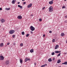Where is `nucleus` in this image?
<instances>
[{"label":"nucleus","mask_w":67,"mask_h":67,"mask_svg":"<svg viewBox=\"0 0 67 67\" xmlns=\"http://www.w3.org/2000/svg\"><path fill=\"white\" fill-rule=\"evenodd\" d=\"M54 52L55 53H57V54H58V53H60V52H61V51H55Z\"/></svg>","instance_id":"nucleus-12"},{"label":"nucleus","mask_w":67,"mask_h":67,"mask_svg":"<svg viewBox=\"0 0 67 67\" xmlns=\"http://www.w3.org/2000/svg\"><path fill=\"white\" fill-rule=\"evenodd\" d=\"M55 41V40L54 39H53V40L52 42H54Z\"/></svg>","instance_id":"nucleus-29"},{"label":"nucleus","mask_w":67,"mask_h":67,"mask_svg":"<svg viewBox=\"0 0 67 67\" xmlns=\"http://www.w3.org/2000/svg\"><path fill=\"white\" fill-rule=\"evenodd\" d=\"M53 0H52L51 1H50L49 3V4H53Z\"/></svg>","instance_id":"nucleus-9"},{"label":"nucleus","mask_w":67,"mask_h":67,"mask_svg":"<svg viewBox=\"0 0 67 67\" xmlns=\"http://www.w3.org/2000/svg\"><path fill=\"white\" fill-rule=\"evenodd\" d=\"M27 58H26L25 62H26L27 61Z\"/></svg>","instance_id":"nucleus-24"},{"label":"nucleus","mask_w":67,"mask_h":67,"mask_svg":"<svg viewBox=\"0 0 67 67\" xmlns=\"http://www.w3.org/2000/svg\"><path fill=\"white\" fill-rule=\"evenodd\" d=\"M48 61L49 62H52V59L51 58H49L48 60Z\"/></svg>","instance_id":"nucleus-19"},{"label":"nucleus","mask_w":67,"mask_h":67,"mask_svg":"<svg viewBox=\"0 0 67 67\" xmlns=\"http://www.w3.org/2000/svg\"><path fill=\"white\" fill-rule=\"evenodd\" d=\"M9 61L8 60H7L5 62V64L6 65H8V64H9Z\"/></svg>","instance_id":"nucleus-6"},{"label":"nucleus","mask_w":67,"mask_h":67,"mask_svg":"<svg viewBox=\"0 0 67 67\" xmlns=\"http://www.w3.org/2000/svg\"><path fill=\"white\" fill-rule=\"evenodd\" d=\"M5 20L3 19L1 20V22L2 23H3V22H5Z\"/></svg>","instance_id":"nucleus-8"},{"label":"nucleus","mask_w":67,"mask_h":67,"mask_svg":"<svg viewBox=\"0 0 67 67\" xmlns=\"http://www.w3.org/2000/svg\"><path fill=\"white\" fill-rule=\"evenodd\" d=\"M9 44H10V43H9V42H8V43H7V45H9Z\"/></svg>","instance_id":"nucleus-32"},{"label":"nucleus","mask_w":67,"mask_h":67,"mask_svg":"<svg viewBox=\"0 0 67 67\" xmlns=\"http://www.w3.org/2000/svg\"><path fill=\"white\" fill-rule=\"evenodd\" d=\"M66 8V7H65V6H63L62 7V9H64V8Z\"/></svg>","instance_id":"nucleus-31"},{"label":"nucleus","mask_w":67,"mask_h":67,"mask_svg":"<svg viewBox=\"0 0 67 67\" xmlns=\"http://www.w3.org/2000/svg\"><path fill=\"white\" fill-rule=\"evenodd\" d=\"M15 31L14 30H11L9 32V33L11 34H12L13 33H14Z\"/></svg>","instance_id":"nucleus-3"},{"label":"nucleus","mask_w":67,"mask_h":67,"mask_svg":"<svg viewBox=\"0 0 67 67\" xmlns=\"http://www.w3.org/2000/svg\"><path fill=\"white\" fill-rule=\"evenodd\" d=\"M60 54H61V53H60L59 54H58V56H60Z\"/></svg>","instance_id":"nucleus-27"},{"label":"nucleus","mask_w":67,"mask_h":67,"mask_svg":"<svg viewBox=\"0 0 67 67\" xmlns=\"http://www.w3.org/2000/svg\"><path fill=\"white\" fill-rule=\"evenodd\" d=\"M45 9V7H43V8L42 9V10H44V9Z\"/></svg>","instance_id":"nucleus-33"},{"label":"nucleus","mask_w":67,"mask_h":67,"mask_svg":"<svg viewBox=\"0 0 67 67\" xmlns=\"http://www.w3.org/2000/svg\"><path fill=\"white\" fill-rule=\"evenodd\" d=\"M25 1V0H22V1Z\"/></svg>","instance_id":"nucleus-50"},{"label":"nucleus","mask_w":67,"mask_h":67,"mask_svg":"<svg viewBox=\"0 0 67 67\" xmlns=\"http://www.w3.org/2000/svg\"><path fill=\"white\" fill-rule=\"evenodd\" d=\"M18 4H20V2H18Z\"/></svg>","instance_id":"nucleus-44"},{"label":"nucleus","mask_w":67,"mask_h":67,"mask_svg":"<svg viewBox=\"0 0 67 67\" xmlns=\"http://www.w3.org/2000/svg\"><path fill=\"white\" fill-rule=\"evenodd\" d=\"M24 31H23L21 32L22 35H24Z\"/></svg>","instance_id":"nucleus-25"},{"label":"nucleus","mask_w":67,"mask_h":67,"mask_svg":"<svg viewBox=\"0 0 67 67\" xmlns=\"http://www.w3.org/2000/svg\"><path fill=\"white\" fill-rule=\"evenodd\" d=\"M45 65H42L41 66V67H45Z\"/></svg>","instance_id":"nucleus-30"},{"label":"nucleus","mask_w":67,"mask_h":67,"mask_svg":"<svg viewBox=\"0 0 67 67\" xmlns=\"http://www.w3.org/2000/svg\"><path fill=\"white\" fill-rule=\"evenodd\" d=\"M20 63H21V64H22V63H23V60H22V59H20Z\"/></svg>","instance_id":"nucleus-11"},{"label":"nucleus","mask_w":67,"mask_h":67,"mask_svg":"<svg viewBox=\"0 0 67 67\" xmlns=\"http://www.w3.org/2000/svg\"><path fill=\"white\" fill-rule=\"evenodd\" d=\"M4 59V57L2 55L0 56V60H3Z\"/></svg>","instance_id":"nucleus-4"},{"label":"nucleus","mask_w":67,"mask_h":67,"mask_svg":"<svg viewBox=\"0 0 67 67\" xmlns=\"http://www.w3.org/2000/svg\"><path fill=\"white\" fill-rule=\"evenodd\" d=\"M66 43H67V40L66 41Z\"/></svg>","instance_id":"nucleus-46"},{"label":"nucleus","mask_w":67,"mask_h":67,"mask_svg":"<svg viewBox=\"0 0 67 67\" xmlns=\"http://www.w3.org/2000/svg\"><path fill=\"white\" fill-rule=\"evenodd\" d=\"M44 65H45V66H46L47 65V64H45Z\"/></svg>","instance_id":"nucleus-42"},{"label":"nucleus","mask_w":67,"mask_h":67,"mask_svg":"<svg viewBox=\"0 0 67 67\" xmlns=\"http://www.w3.org/2000/svg\"><path fill=\"white\" fill-rule=\"evenodd\" d=\"M61 62V61H60V59H58V62H57V63L58 64H59V63Z\"/></svg>","instance_id":"nucleus-15"},{"label":"nucleus","mask_w":67,"mask_h":67,"mask_svg":"<svg viewBox=\"0 0 67 67\" xmlns=\"http://www.w3.org/2000/svg\"><path fill=\"white\" fill-rule=\"evenodd\" d=\"M0 46L1 47H3V43H2L0 44Z\"/></svg>","instance_id":"nucleus-16"},{"label":"nucleus","mask_w":67,"mask_h":67,"mask_svg":"<svg viewBox=\"0 0 67 67\" xmlns=\"http://www.w3.org/2000/svg\"><path fill=\"white\" fill-rule=\"evenodd\" d=\"M66 21H65V23H66Z\"/></svg>","instance_id":"nucleus-49"},{"label":"nucleus","mask_w":67,"mask_h":67,"mask_svg":"<svg viewBox=\"0 0 67 67\" xmlns=\"http://www.w3.org/2000/svg\"><path fill=\"white\" fill-rule=\"evenodd\" d=\"M30 60V58L28 59L27 58V60Z\"/></svg>","instance_id":"nucleus-38"},{"label":"nucleus","mask_w":67,"mask_h":67,"mask_svg":"<svg viewBox=\"0 0 67 67\" xmlns=\"http://www.w3.org/2000/svg\"><path fill=\"white\" fill-rule=\"evenodd\" d=\"M59 67H61V66H59Z\"/></svg>","instance_id":"nucleus-52"},{"label":"nucleus","mask_w":67,"mask_h":67,"mask_svg":"<svg viewBox=\"0 0 67 67\" xmlns=\"http://www.w3.org/2000/svg\"><path fill=\"white\" fill-rule=\"evenodd\" d=\"M30 33H31V34H33V33L32 31H30Z\"/></svg>","instance_id":"nucleus-37"},{"label":"nucleus","mask_w":67,"mask_h":67,"mask_svg":"<svg viewBox=\"0 0 67 67\" xmlns=\"http://www.w3.org/2000/svg\"><path fill=\"white\" fill-rule=\"evenodd\" d=\"M34 65H36V63H34Z\"/></svg>","instance_id":"nucleus-48"},{"label":"nucleus","mask_w":67,"mask_h":67,"mask_svg":"<svg viewBox=\"0 0 67 67\" xmlns=\"http://www.w3.org/2000/svg\"><path fill=\"white\" fill-rule=\"evenodd\" d=\"M5 10H10V8H5Z\"/></svg>","instance_id":"nucleus-21"},{"label":"nucleus","mask_w":67,"mask_h":67,"mask_svg":"<svg viewBox=\"0 0 67 67\" xmlns=\"http://www.w3.org/2000/svg\"><path fill=\"white\" fill-rule=\"evenodd\" d=\"M2 10V8H0V10Z\"/></svg>","instance_id":"nucleus-39"},{"label":"nucleus","mask_w":67,"mask_h":67,"mask_svg":"<svg viewBox=\"0 0 67 67\" xmlns=\"http://www.w3.org/2000/svg\"><path fill=\"white\" fill-rule=\"evenodd\" d=\"M30 36V34H26V37H28V36Z\"/></svg>","instance_id":"nucleus-22"},{"label":"nucleus","mask_w":67,"mask_h":67,"mask_svg":"<svg viewBox=\"0 0 67 67\" xmlns=\"http://www.w3.org/2000/svg\"><path fill=\"white\" fill-rule=\"evenodd\" d=\"M49 33H52V31H49Z\"/></svg>","instance_id":"nucleus-35"},{"label":"nucleus","mask_w":67,"mask_h":67,"mask_svg":"<svg viewBox=\"0 0 67 67\" xmlns=\"http://www.w3.org/2000/svg\"><path fill=\"white\" fill-rule=\"evenodd\" d=\"M52 55H55V53L54 52H53L52 53Z\"/></svg>","instance_id":"nucleus-28"},{"label":"nucleus","mask_w":67,"mask_h":67,"mask_svg":"<svg viewBox=\"0 0 67 67\" xmlns=\"http://www.w3.org/2000/svg\"><path fill=\"white\" fill-rule=\"evenodd\" d=\"M59 47V46L58 45H57L55 47V49H56L57 48H58Z\"/></svg>","instance_id":"nucleus-10"},{"label":"nucleus","mask_w":67,"mask_h":67,"mask_svg":"<svg viewBox=\"0 0 67 67\" xmlns=\"http://www.w3.org/2000/svg\"><path fill=\"white\" fill-rule=\"evenodd\" d=\"M67 54V53H64V54Z\"/></svg>","instance_id":"nucleus-43"},{"label":"nucleus","mask_w":67,"mask_h":67,"mask_svg":"<svg viewBox=\"0 0 67 67\" xmlns=\"http://www.w3.org/2000/svg\"><path fill=\"white\" fill-rule=\"evenodd\" d=\"M12 4H14V3H15V1L14 0H13L12 2Z\"/></svg>","instance_id":"nucleus-20"},{"label":"nucleus","mask_w":67,"mask_h":67,"mask_svg":"<svg viewBox=\"0 0 67 67\" xmlns=\"http://www.w3.org/2000/svg\"><path fill=\"white\" fill-rule=\"evenodd\" d=\"M20 46H23V44L22 43H21L20 44Z\"/></svg>","instance_id":"nucleus-23"},{"label":"nucleus","mask_w":67,"mask_h":67,"mask_svg":"<svg viewBox=\"0 0 67 67\" xmlns=\"http://www.w3.org/2000/svg\"><path fill=\"white\" fill-rule=\"evenodd\" d=\"M18 7H19V8H20V9H22V8H23V7L22 6H21L20 5H18Z\"/></svg>","instance_id":"nucleus-14"},{"label":"nucleus","mask_w":67,"mask_h":67,"mask_svg":"<svg viewBox=\"0 0 67 67\" xmlns=\"http://www.w3.org/2000/svg\"><path fill=\"white\" fill-rule=\"evenodd\" d=\"M17 18L18 19L21 20V19H22V16H19L17 17Z\"/></svg>","instance_id":"nucleus-5"},{"label":"nucleus","mask_w":67,"mask_h":67,"mask_svg":"<svg viewBox=\"0 0 67 67\" xmlns=\"http://www.w3.org/2000/svg\"><path fill=\"white\" fill-rule=\"evenodd\" d=\"M33 16V15L32 14V15H31V16Z\"/></svg>","instance_id":"nucleus-47"},{"label":"nucleus","mask_w":67,"mask_h":67,"mask_svg":"<svg viewBox=\"0 0 67 67\" xmlns=\"http://www.w3.org/2000/svg\"><path fill=\"white\" fill-rule=\"evenodd\" d=\"M65 35V34H64V33H62L61 35V36H64Z\"/></svg>","instance_id":"nucleus-18"},{"label":"nucleus","mask_w":67,"mask_h":67,"mask_svg":"<svg viewBox=\"0 0 67 67\" xmlns=\"http://www.w3.org/2000/svg\"><path fill=\"white\" fill-rule=\"evenodd\" d=\"M23 4H26V2H24L23 3Z\"/></svg>","instance_id":"nucleus-36"},{"label":"nucleus","mask_w":67,"mask_h":67,"mask_svg":"<svg viewBox=\"0 0 67 67\" xmlns=\"http://www.w3.org/2000/svg\"><path fill=\"white\" fill-rule=\"evenodd\" d=\"M65 18H67V16H65Z\"/></svg>","instance_id":"nucleus-41"},{"label":"nucleus","mask_w":67,"mask_h":67,"mask_svg":"<svg viewBox=\"0 0 67 67\" xmlns=\"http://www.w3.org/2000/svg\"><path fill=\"white\" fill-rule=\"evenodd\" d=\"M32 4L31 3L27 6V8H31L32 7Z\"/></svg>","instance_id":"nucleus-7"},{"label":"nucleus","mask_w":67,"mask_h":67,"mask_svg":"<svg viewBox=\"0 0 67 67\" xmlns=\"http://www.w3.org/2000/svg\"><path fill=\"white\" fill-rule=\"evenodd\" d=\"M55 60V58H53V60Z\"/></svg>","instance_id":"nucleus-45"},{"label":"nucleus","mask_w":67,"mask_h":67,"mask_svg":"<svg viewBox=\"0 0 67 67\" xmlns=\"http://www.w3.org/2000/svg\"><path fill=\"white\" fill-rule=\"evenodd\" d=\"M42 19H41V18L39 19V22H42Z\"/></svg>","instance_id":"nucleus-26"},{"label":"nucleus","mask_w":67,"mask_h":67,"mask_svg":"<svg viewBox=\"0 0 67 67\" xmlns=\"http://www.w3.org/2000/svg\"><path fill=\"white\" fill-rule=\"evenodd\" d=\"M30 29L32 31H33L35 30V28L33 27V26H31L30 27Z\"/></svg>","instance_id":"nucleus-2"},{"label":"nucleus","mask_w":67,"mask_h":67,"mask_svg":"<svg viewBox=\"0 0 67 67\" xmlns=\"http://www.w3.org/2000/svg\"><path fill=\"white\" fill-rule=\"evenodd\" d=\"M49 12H53V8L52 6H51L49 8Z\"/></svg>","instance_id":"nucleus-1"},{"label":"nucleus","mask_w":67,"mask_h":67,"mask_svg":"<svg viewBox=\"0 0 67 67\" xmlns=\"http://www.w3.org/2000/svg\"><path fill=\"white\" fill-rule=\"evenodd\" d=\"M64 1H67V0H64Z\"/></svg>","instance_id":"nucleus-51"},{"label":"nucleus","mask_w":67,"mask_h":67,"mask_svg":"<svg viewBox=\"0 0 67 67\" xmlns=\"http://www.w3.org/2000/svg\"><path fill=\"white\" fill-rule=\"evenodd\" d=\"M14 37H15V35H14L12 36V37H13V38H14Z\"/></svg>","instance_id":"nucleus-34"},{"label":"nucleus","mask_w":67,"mask_h":67,"mask_svg":"<svg viewBox=\"0 0 67 67\" xmlns=\"http://www.w3.org/2000/svg\"><path fill=\"white\" fill-rule=\"evenodd\" d=\"M62 64H64V65H67V62L66 61L64 63H62Z\"/></svg>","instance_id":"nucleus-17"},{"label":"nucleus","mask_w":67,"mask_h":67,"mask_svg":"<svg viewBox=\"0 0 67 67\" xmlns=\"http://www.w3.org/2000/svg\"><path fill=\"white\" fill-rule=\"evenodd\" d=\"M30 53H33L34 52V50L33 49H32L30 50Z\"/></svg>","instance_id":"nucleus-13"},{"label":"nucleus","mask_w":67,"mask_h":67,"mask_svg":"<svg viewBox=\"0 0 67 67\" xmlns=\"http://www.w3.org/2000/svg\"><path fill=\"white\" fill-rule=\"evenodd\" d=\"M45 34H44L43 35V37H45Z\"/></svg>","instance_id":"nucleus-40"}]
</instances>
